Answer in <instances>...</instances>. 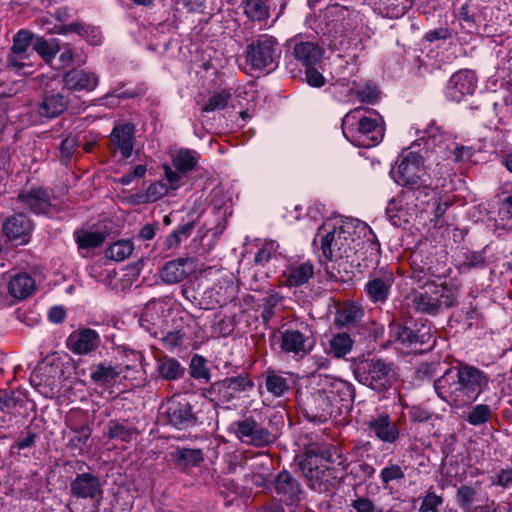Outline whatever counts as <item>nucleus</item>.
I'll use <instances>...</instances> for the list:
<instances>
[{
	"label": "nucleus",
	"instance_id": "1",
	"mask_svg": "<svg viewBox=\"0 0 512 512\" xmlns=\"http://www.w3.org/2000/svg\"><path fill=\"white\" fill-rule=\"evenodd\" d=\"M490 383V376L463 361L448 368L434 381L437 396L451 407L463 408L474 403Z\"/></svg>",
	"mask_w": 512,
	"mask_h": 512
},
{
	"label": "nucleus",
	"instance_id": "2",
	"mask_svg": "<svg viewBox=\"0 0 512 512\" xmlns=\"http://www.w3.org/2000/svg\"><path fill=\"white\" fill-rule=\"evenodd\" d=\"M369 232V226L362 221L350 219L339 227L327 231L321 238V249L324 257L331 261H345L353 265L357 260L361 239L359 233Z\"/></svg>",
	"mask_w": 512,
	"mask_h": 512
},
{
	"label": "nucleus",
	"instance_id": "3",
	"mask_svg": "<svg viewBox=\"0 0 512 512\" xmlns=\"http://www.w3.org/2000/svg\"><path fill=\"white\" fill-rule=\"evenodd\" d=\"M368 108L357 107L350 110L342 119V131L346 139L358 147H373L380 143L384 137L382 118L367 115Z\"/></svg>",
	"mask_w": 512,
	"mask_h": 512
},
{
	"label": "nucleus",
	"instance_id": "4",
	"mask_svg": "<svg viewBox=\"0 0 512 512\" xmlns=\"http://www.w3.org/2000/svg\"><path fill=\"white\" fill-rule=\"evenodd\" d=\"M437 197L434 188L428 181L409 190H403L400 195L392 198L387 207L386 215L395 226L407 223L408 216L417 210H424V206Z\"/></svg>",
	"mask_w": 512,
	"mask_h": 512
},
{
	"label": "nucleus",
	"instance_id": "5",
	"mask_svg": "<svg viewBox=\"0 0 512 512\" xmlns=\"http://www.w3.org/2000/svg\"><path fill=\"white\" fill-rule=\"evenodd\" d=\"M280 56L278 40L268 34L254 37L245 49V63L253 71H273Z\"/></svg>",
	"mask_w": 512,
	"mask_h": 512
},
{
	"label": "nucleus",
	"instance_id": "6",
	"mask_svg": "<svg viewBox=\"0 0 512 512\" xmlns=\"http://www.w3.org/2000/svg\"><path fill=\"white\" fill-rule=\"evenodd\" d=\"M354 374L359 383L377 392L389 389L394 376L392 364L380 358L360 361L354 369Z\"/></svg>",
	"mask_w": 512,
	"mask_h": 512
},
{
	"label": "nucleus",
	"instance_id": "7",
	"mask_svg": "<svg viewBox=\"0 0 512 512\" xmlns=\"http://www.w3.org/2000/svg\"><path fill=\"white\" fill-rule=\"evenodd\" d=\"M160 414L176 429L186 430L199 423L198 412L185 396L174 395L163 402Z\"/></svg>",
	"mask_w": 512,
	"mask_h": 512
},
{
	"label": "nucleus",
	"instance_id": "8",
	"mask_svg": "<svg viewBox=\"0 0 512 512\" xmlns=\"http://www.w3.org/2000/svg\"><path fill=\"white\" fill-rule=\"evenodd\" d=\"M299 469L308 486L317 492H330L337 484L338 469L327 464H317L311 456L299 462Z\"/></svg>",
	"mask_w": 512,
	"mask_h": 512
},
{
	"label": "nucleus",
	"instance_id": "9",
	"mask_svg": "<svg viewBox=\"0 0 512 512\" xmlns=\"http://www.w3.org/2000/svg\"><path fill=\"white\" fill-rule=\"evenodd\" d=\"M394 180L404 190L421 185L422 181H429L423 157L417 152L410 151L402 157L396 170H392Z\"/></svg>",
	"mask_w": 512,
	"mask_h": 512
},
{
	"label": "nucleus",
	"instance_id": "10",
	"mask_svg": "<svg viewBox=\"0 0 512 512\" xmlns=\"http://www.w3.org/2000/svg\"><path fill=\"white\" fill-rule=\"evenodd\" d=\"M229 431L242 443L257 448L266 447L274 442V435L252 415L232 422Z\"/></svg>",
	"mask_w": 512,
	"mask_h": 512
},
{
	"label": "nucleus",
	"instance_id": "11",
	"mask_svg": "<svg viewBox=\"0 0 512 512\" xmlns=\"http://www.w3.org/2000/svg\"><path fill=\"white\" fill-rule=\"evenodd\" d=\"M314 345L312 332L308 326L299 328H287L280 331V351L294 359H302L310 353Z\"/></svg>",
	"mask_w": 512,
	"mask_h": 512
},
{
	"label": "nucleus",
	"instance_id": "12",
	"mask_svg": "<svg viewBox=\"0 0 512 512\" xmlns=\"http://www.w3.org/2000/svg\"><path fill=\"white\" fill-rule=\"evenodd\" d=\"M253 387L254 383L247 375H237L212 383L206 393L211 400L225 404L236 399L239 393Z\"/></svg>",
	"mask_w": 512,
	"mask_h": 512
},
{
	"label": "nucleus",
	"instance_id": "13",
	"mask_svg": "<svg viewBox=\"0 0 512 512\" xmlns=\"http://www.w3.org/2000/svg\"><path fill=\"white\" fill-rule=\"evenodd\" d=\"M236 297L237 287L233 281V276L231 274L224 275L204 291L200 304L204 309H215L227 305Z\"/></svg>",
	"mask_w": 512,
	"mask_h": 512
},
{
	"label": "nucleus",
	"instance_id": "14",
	"mask_svg": "<svg viewBox=\"0 0 512 512\" xmlns=\"http://www.w3.org/2000/svg\"><path fill=\"white\" fill-rule=\"evenodd\" d=\"M396 277L392 269L381 267L370 272L364 291L372 303H385L391 294Z\"/></svg>",
	"mask_w": 512,
	"mask_h": 512
},
{
	"label": "nucleus",
	"instance_id": "15",
	"mask_svg": "<svg viewBox=\"0 0 512 512\" xmlns=\"http://www.w3.org/2000/svg\"><path fill=\"white\" fill-rule=\"evenodd\" d=\"M70 492L77 499L96 501V505H100L103 496L101 480L91 472L77 474L70 483Z\"/></svg>",
	"mask_w": 512,
	"mask_h": 512
},
{
	"label": "nucleus",
	"instance_id": "16",
	"mask_svg": "<svg viewBox=\"0 0 512 512\" xmlns=\"http://www.w3.org/2000/svg\"><path fill=\"white\" fill-rule=\"evenodd\" d=\"M36 36L27 30L18 31L13 37V45L7 56V65L16 72H20L26 66H30L24 61L29 57V50L33 51V41Z\"/></svg>",
	"mask_w": 512,
	"mask_h": 512
},
{
	"label": "nucleus",
	"instance_id": "17",
	"mask_svg": "<svg viewBox=\"0 0 512 512\" xmlns=\"http://www.w3.org/2000/svg\"><path fill=\"white\" fill-rule=\"evenodd\" d=\"M476 86L475 74L470 70H460L449 79L445 89L446 98L453 102H461L465 96L474 93Z\"/></svg>",
	"mask_w": 512,
	"mask_h": 512
},
{
	"label": "nucleus",
	"instance_id": "18",
	"mask_svg": "<svg viewBox=\"0 0 512 512\" xmlns=\"http://www.w3.org/2000/svg\"><path fill=\"white\" fill-rule=\"evenodd\" d=\"M366 425L370 435L383 443L394 444L400 438V428L388 413L371 417Z\"/></svg>",
	"mask_w": 512,
	"mask_h": 512
},
{
	"label": "nucleus",
	"instance_id": "19",
	"mask_svg": "<svg viewBox=\"0 0 512 512\" xmlns=\"http://www.w3.org/2000/svg\"><path fill=\"white\" fill-rule=\"evenodd\" d=\"M275 493L278 500L286 505H292L302 499L303 490L299 481L286 470L281 471L274 481Z\"/></svg>",
	"mask_w": 512,
	"mask_h": 512
},
{
	"label": "nucleus",
	"instance_id": "20",
	"mask_svg": "<svg viewBox=\"0 0 512 512\" xmlns=\"http://www.w3.org/2000/svg\"><path fill=\"white\" fill-rule=\"evenodd\" d=\"M100 343V335L90 328L75 330L66 339L67 348L76 355L89 354L98 349Z\"/></svg>",
	"mask_w": 512,
	"mask_h": 512
},
{
	"label": "nucleus",
	"instance_id": "21",
	"mask_svg": "<svg viewBox=\"0 0 512 512\" xmlns=\"http://www.w3.org/2000/svg\"><path fill=\"white\" fill-rule=\"evenodd\" d=\"M314 265L310 261H292L281 274L282 284L289 288L300 287L313 278Z\"/></svg>",
	"mask_w": 512,
	"mask_h": 512
},
{
	"label": "nucleus",
	"instance_id": "22",
	"mask_svg": "<svg viewBox=\"0 0 512 512\" xmlns=\"http://www.w3.org/2000/svg\"><path fill=\"white\" fill-rule=\"evenodd\" d=\"M18 200L34 214L48 215L52 213L51 195L47 189L32 188L19 193Z\"/></svg>",
	"mask_w": 512,
	"mask_h": 512
},
{
	"label": "nucleus",
	"instance_id": "23",
	"mask_svg": "<svg viewBox=\"0 0 512 512\" xmlns=\"http://www.w3.org/2000/svg\"><path fill=\"white\" fill-rule=\"evenodd\" d=\"M109 140L111 152L116 154L119 151L122 159H128L134 148V126L130 123L115 126Z\"/></svg>",
	"mask_w": 512,
	"mask_h": 512
},
{
	"label": "nucleus",
	"instance_id": "24",
	"mask_svg": "<svg viewBox=\"0 0 512 512\" xmlns=\"http://www.w3.org/2000/svg\"><path fill=\"white\" fill-rule=\"evenodd\" d=\"M389 328L390 340L400 343L406 347H411L417 344L423 345L428 343L431 339L429 332L420 333V331H414L407 325V323L392 321Z\"/></svg>",
	"mask_w": 512,
	"mask_h": 512
},
{
	"label": "nucleus",
	"instance_id": "25",
	"mask_svg": "<svg viewBox=\"0 0 512 512\" xmlns=\"http://www.w3.org/2000/svg\"><path fill=\"white\" fill-rule=\"evenodd\" d=\"M165 312V305L160 300L149 301L141 314L139 324L142 328L148 331L154 337L159 336V331L163 328V313Z\"/></svg>",
	"mask_w": 512,
	"mask_h": 512
},
{
	"label": "nucleus",
	"instance_id": "26",
	"mask_svg": "<svg viewBox=\"0 0 512 512\" xmlns=\"http://www.w3.org/2000/svg\"><path fill=\"white\" fill-rule=\"evenodd\" d=\"M69 102V97L64 92H46L37 105V113L47 119L56 118L66 111Z\"/></svg>",
	"mask_w": 512,
	"mask_h": 512
},
{
	"label": "nucleus",
	"instance_id": "27",
	"mask_svg": "<svg viewBox=\"0 0 512 512\" xmlns=\"http://www.w3.org/2000/svg\"><path fill=\"white\" fill-rule=\"evenodd\" d=\"M33 224L24 213H18L9 217L3 224V231L11 241L26 244L29 241Z\"/></svg>",
	"mask_w": 512,
	"mask_h": 512
},
{
	"label": "nucleus",
	"instance_id": "28",
	"mask_svg": "<svg viewBox=\"0 0 512 512\" xmlns=\"http://www.w3.org/2000/svg\"><path fill=\"white\" fill-rule=\"evenodd\" d=\"M63 82L68 90L91 92L97 87L99 77L91 71L71 69L64 74Z\"/></svg>",
	"mask_w": 512,
	"mask_h": 512
},
{
	"label": "nucleus",
	"instance_id": "29",
	"mask_svg": "<svg viewBox=\"0 0 512 512\" xmlns=\"http://www.w3.org/2000/svg\"><path fill=\"white\" fill-rule=\"evenodd\" d=\"M333 404L324 388L311 393L306 402V415L316 421H325L333 412Z\"/></svg>",
	"mask_w": 512,
	"mask_h": 512
},
{
	"label": "nucleus",
	"instance_id": "30",
	"mask_svg": "<svg viewBox=\"0 0 512 512\" xmlns=\"http://www.w3.org/2000/svg\"><path fill=\"white\" fill-rule=\"evenodd\" d=\"M435 283H426L421 290L415 291L412 296V304L416 311L435 315L439 311L438 298L436 296Z\"/></svg>",
	"mask_w": 512,
	"mask_h": 512
},
{
	"label": "nucleus",
	"instance_id": "31",
	"mask_svg": "<svg viewBox=\"0 0 512 512\" xmlns=\"http://www.w3.org/2000/svg\"><path fill=\"white\" fill-rule=\"evenodd\" d=\"M323 388L334 407L340 408L339 405L347 407L353 400L354 388L347 381L330 379Z\"/></svg>",
	"mask_w": 512,
	"mask_h": 512
},
{
	"label": "nucleus",
	"instance_id": "32",
	"mask_svg": "<svg viewBox=\"0 0 512 512\" xmlns=\"http://www.w3.org/2000/svg\"><path fill=\"white\" fill-rule=\"evenodd\" d=\"M358 236L361 239V243L355 263L359 265V261L362 260L367 262L366 266L377 264L381 254V247L373 230L369 227V232H361Z\"/></svg>",
	"mask_w": 512,
	"mask_h": 512
},
{
	"label": "nucleus",
	"instance_id": "33",
	"mask_svg": "<svg viewBox=\"0 0 512 512\" xmlns=\"http://www.w3.org/2000/svg\"><path fill=\"white\" fill-rule=\"evenodd\" d=\"M324 50L316 42L299 41L293 46L294 57L305 67L315 66L323 57Z\"/></svg>",
	"mask_w": 512,
	"mask_h": 512
},
{
	"label": "nucleus",
	"instance_id": "34",
	"mask_svg": "<svg viewBox=\"0 0 512 512\" xmlns=\"http://www.w3.org/2000/svg\"><path fill=\"white\" fill-rule=\"evenodd\" d=\"M7 288L13 298L23 300L36 290V282L28 273H17L10 278Z\"/></svg>",
	"mask_w": 512,
	"mask_h": 512
},
{
	"label": "nucleus",
	"instance_id": "35",
	"mask_svg": "<svg viewBox=\"0 0 512 512\" xmlns=\"http://www.w3.org/2000/svg\"><path fill=\"white\" fill-rule=\"evenodd\" d=\"M364 316L362 307L355 302L341 304L335 314V324L338 327L355 326Z\"/></svg>",
	"mask_w": 512,
	"mask_h": 512
},
{
	"label": "nucleus",
	"instance_id": "36",
	"mask_svg": "<svg viewBox=\"0 0 512 512\" xmlns=\"http://www.w3.org/2000/svg\"><path fill=\"white\" fill-rule=\"evenodd\" d=\"M188 261L187 258H178L167 262L160 272L162 281L167 284H175L184 280L188 275L185 268Z\"/></svg>",
	"mask_w": 512,
	"mask_h": 512
},
{
	"label": "nucleus",
	"instance_id": "37",
	"mask_svg": "<svg viewBox=\"0 0 512 512\" xmlns=\"http://www.w3.org/2000/svg\"><path fill=\"white\" fill-rule=\"evenodd\" d=\"M243 14L251 22H266L270 17V6L265 0H242Z\"/></svg>",
	"mask_w": 512,
	"mask_h": 512
},
{
	"label": "nucleus",
	"instance_id": "38",
	"mask_svg": "<svg viewBox=\"0 0 512 512\" xmlns=\"http://www.w3.org/2000/svg\"><path fill=\"white\" fill-rule=\"evenodd\" d=\"M170 456L176 465L182 468L198 466L204 460L201 449L177 448Z\"/></svg>",
	"mask_w": 512,
	"mask_h": 512
},
{
	"label": "nucleus",
	"instance_id": "39",
	"mask_svg": "<svg viewBox=\"0 0 512 512\" xmlns=\"http://www.w3.org/2000/svg\"><path fill=\"white\" fill-rule=\"evenodd\" d=\"M354 340L346 332L333 334L329 340L326 352L335 358H343L351 352Z\"/></svg>",
	"mask_w": 512,
	"mask_h": 512
},
{
	"label": "nucleus",
	"instance_id": "40",
	"mask_svg": "<svg viewBox=\"0 0 512 512\" xmlns=\"http://www.w3.org/2000/svg\"><path fill=\"white\" fill-rule=\"evenodd\" d=\"M157 371L163 379L174 381L184 375L185 368L177 359L165 356L157 361Z\"/></svg>",
	"mask_w": 512,
	"mask_h": 512
},
{
	"label": "nucleus",
	"instance_id": "41",
	"mask_svg": "<svg viewBox=\"0 0 512 512\" xmlns=\"http://www.w3.org/2000/svg\"><path fill=\"white\" fill-rule=\"evenodd\" d=\"M199 159L200 155L195 150L182 148L177 151L172 162L178 172L185 174L196 168Z\"/></svg>",
	"mask_w": 512,
	"mask_h": 512
},
{
	"label": "nucleus",
	"instance_id": "42",
	"mask_svg": "<svg viewBox=\"0 0 512 512\" xmlns=\"http://www.w3.org/2000/svg\"><path fill=\"white\" fill-rule=\"evenodd\" d=\"M138 431L135 427L117 420H110L107 424V436L111 440L130 442L136 438Z\"/></svg>",
	"mask_w": 512,
	"mask_h": 512
},
{
	"label": "nucleus",
	"instance_id": "43",
	"mask_svg": "<svg viewBox=\"0 0 512 512\" xmlns=\"http://www.w3.org/2000/svg\"><path fill=\"white\" fill-rule=\"evenodd\" d=\"M194 228L195 221H190L183 225L178 226L163 241V250L169 251L177 249L180 246V244L192 234Z\"/></svg>",
	"mask_w": 512,
	"mask_h": 512
},
{
	"label": "nucleus",
	"instance_id": "44",
	"mask_svg": "<svg viewBox=\"0 0 512 512\" xmlns=\"http://www.w3.org/2000/svg\"><path fill=\"white\" fill-rule=\"evenodd\" d=\"M64 33H76L85 38L91 45H99L102 42V35L98 28L83 24L71 23L62 27Z\"/></svg>",
	"mask_w": 512,
	"mask_h": 512
},
{
	"label": "nucleus",
	"instance_id": "45",
	"mask_svg": "<svg viewBox=\"0 0 512 512\" xmlns=\"http://www.w3.org/2000/svg\"><path fill=\"white\" fill-rule=\"evenodd\" d=\"M424 260V257L421 253L415 252L411 257V269H412V278L421 281L424 278H428L429 276L438 277L439 274L434 269L431 261Z\"/></svg>",
	"mask_w": 512,
	"mask_h": 512
},
{
	"label": "nucleus",
	"instance_id": "46",
	"mask_svg": "<svg viewBox=\"0 0 512 512\" xmlns=\"http://www.w3.org/2000/svg\"><path fill=\"white\" fill-rule=\"evenodd\" d=\"M68 427L73 433H75V435L69 439L67 447L71 450L78 451L79 454H82L83 448L87 445L92 434L90 425L88 423L80 426L70 424Z\"/></svg>",
	"mask_w": 512,
	"mask_h": 512
},
{
	"label": "nucleus",
	"instance_id": "47",
	"mask_svg": "<svg viewBox=\"0 0 512 512\" xmlns=\"http://www.w3.org/2000/svg\"><path fill=\"white\" fill-rule=\"evenodd\" d=\"M376 9L387 18H399L406 13L407 0H377L374 2Z\"/></svg>",
	"mask_w": 512,
	"mask_h": 512
},
{
	"label": "nucleus",
	"instance_id": "48",
	"mask_svg": "<svg viewBox=\"0 0 512 512\" xmlns=\"http://www.w3.org/2000/svg\"><path fill=\"white\" fill-rule=\"evenodd\" d=\"M119 375L120 371L116 366L99 363L92 367L90 377L94 383L105 385L114 382Z\"/></svg>",
	"mask_w": 512,
	"mask_h": 512
},
{
	"label": "nucleus",
	"instance_id": "49",
	"mask_svg": "<svg viewBox=\"0 0 512 512\" xmlns=\"http://www.w3.org/2000/svg\"><path fill=\"white\" fill-rule=\"evenodd\" d=\"M265 387L275 397L282 396L289 389L287 378L272 369L265 373Z\"/></svg>",
	"mask_w": 512,
	"mask_h": 512
},
{
	"label": "nucleus",
	"instance_id": "50",
	"mask_svg": "<svg viewBox=\"0 0 512 512\" xmlns=\"http://www.w3.org/2000/svg\"><path fill=\"white\" fill-rule=\"evenodd\" d=\"M312 452L313 455L315 456V459L320 458L321 460H324L326 463H329L331 466L343 465L346 460L343 457L339 447L333 444L322 445L314 449Z\"/></svg>",
	"mask_w": 512,
	"mask_h": 512
},
{
	"label": "nucleus",
	"instance_id": "51",
	"mask_svg": "<svg viewBox=\"0 0 512 512\" xmlns=\"http://www.w3.org/2000/svg\"><path fill=\"white\" fill-rule=\"evenodd\" d=\"M59 50L60 47L56 39L46 40L36 36L33 41V51H36L47 63L54 59Z\"/></svg>",
	"mask_w": 512,
	"mask_h": 512
},
{
	"label": "nucleus",
	"instance_id": "52",
	"mask_svg": "<svg viewBox=\"0 0 512 512\" xmlns=\"http://www.w3.org/2000/svg\"><path fill=\"white\" fill-rule=\"evenodd\" d=\"M105 235L102 232L75 231L74 239L80 250L100 247L105 241Z\"/></svg>",
	"mask_w": 512,
	"mask_h": 512
},
{
	"label": "nucleus",
	"instance_id": "53",
	"mask_svg": "<svg viewBox=\"0 0 512 512\" xmlns=\"http://www.w3.org/2000/svg\"><path fill=\"white\" fill-rule=\"evenodd\" d=\"M279 248V243L274 240L264 242L255 254L254 262L264 266L273 260H278L282 256Z\"/></svg>",
	"mask_w": 512,
	"mask_h": 512
},
{
	"label": "nucleus",
	"instance_id": "54",
	"mask_svg": "<svg viewBox=\"0 0 512 512\" xmlns=\"http://www.w3.org/2000/svg\"><path fill=\"white\" fill-rule=\"evenodd\" d=\"M158 337L161 339L163 346L166 349L173 350L183 344L186 337V331L184 327L179 326L172 330H165L162 328L159 331Z\"/></svg>",
	"mask_w": 512,
	"mask_h": 512
},
{
	"label": "nucleus",
	"instance_id": "55",
	"mask_svg": "<svg viewBox=\"0 0 512 512\" xmlns=\"http://www.w3.org/2000/svg\"><path fill=\"white\" fill-rule=\"evenodd\" d=\"M133 243L129 240H119L111 244L106 250L107 258L120 262L127 259L133 252Z\"/></svg>",
	"mask_w": 512,
	"mask_h": 512
},
{
	"label": "nucleus",
	"instance_id": "56",
	"mask_svg": "<svg viewBox=\"0 0 512 512\" xmlns=\"http://www.w3.org/2000/svg\"><path fill=\"white\" fill-rule=\"evenodd\" d=\"M232 97V89H221L214 92L202 107L203 112L224 109Z\"/></svg>",
	"mask_w": 512,
	"mask_h": 512
},
{
	"label": "nucleus",
	"instance_id": "57",
	"mask_svg": "<svg viewBox=\"0 0 512 512\" xmlns=\"http://www.w3.org/2000/svg\"><path fill=\"white\" fill-rule=\"evenodd\" d=\"M492 417V410L487 404H477L472 407L466 420L470 425L480 426L487 423Z\"/></svg>",
	"mask_w": 512,
	"mask_h": 512
},
{
	"label": "nucleus",
	"instance_id": "58",
	"mask_svg": "<svg viewBox=\"0 0 512 512\" xmlns=\"http://www.w3.org/2000/svg\"><path fill=\"white\" fill-rule=\"evenodd\" d=\"M207 360L201 355L195 354L190 362V376L196 380L209 382L211 373L206 366Z\"/></svg>",
	"mask_w": 512,
	"mask_h": 512
},
{
	"label": "nucleus",
	"instance_id": "59",
	"mask_svg": "<svg viewBox=\"0 0 512 512\" xmlns=\"http://www.w3.org/2000/svg\"><path fill=\"white\" fill-rule=\"evenodd\" d=\"M168 193V185L162 181H156L147 188L144 194L138 195L139 203H152L161 199Z\"/></svg>",
	"mask_w": 512,
	"mask_h": 512
},
{
	"label": "nucleus",
	"instance_id": "60",
	"mask_svg": "<svg viewBox=\"0 0 512 512\" xmlns=\"http://www.w3.org/2000/svg\"><path fill=\"white\" fill-rule=\"evenodd\" d=\"M432 289L436 290V296L438 298L437 303L439 309L442 307L450 308L457 303V291L452 287H448L443 284H436Z\"/></svg>",
	"mask_w": 512,
	"mask_h": 512
},
{
	"label": "nucleus",
	"instance_id": "61",
	"mask_svg": "<svg viewBox=\"0 0 512 512\" xmlns=\"http://www.w3.org/2000/svg\"><path fill=\"white\" fill-rule=\"evenodd\" d=\"M23 405V400L16 397L14 392L0 393V411L15 417L19 413L18 407Z\"/></svg>",
	"mask_w": 512,
	"mask_h": 512
},
{
	"label": "nucleus",
	"instance_id": "62",
	"mask_svg": "<svg viewBox=\"0 0 512 512\" xmlns=\"http://www.w3.org/2000/svg\"><path fill=\"white\" fill-rule=\"evenodd\" d=\"M88 273L91 278L104 285H110L116 273L104 267L101 262H95L88 267Z\"/></svg>",
	"mask_w": 512,
	"mask_h": 512
},
{
	"label": "nucleus",
	"instance_id": "63",
	"mask_svg": "<svg viewBox=\"0 0 512 512\" xmlns=\"http://www.w3.org/2000/svg\"><path fill=\"white\" fill-rule=\"evenodd\" d=\"M499 225L504 229L512 228V194L504 197L499 204Z\"/></svg>",
	"mask_w": 512,
	"mask_h": 512
},
{
	"label": "nucleus",
	"instance_id": "64",
	"mask_svg": "<svg viewBox=\"0 0 512 512\" xmlns=\"http://www.w3.org/2000/svg\"><path fill=\"white\" fill-rule=\"evenodd\" d=\"M442 504V496L437 495L432 489H429L422 499L418 512H439Z\"/></svg>",
	"mask_w": 512,
	"mask_h": 512
}]
</instances>
